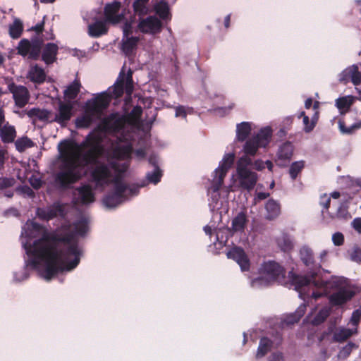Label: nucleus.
I'll use <instances>...</instances> for the list:
<instances>
[{
	"mask_svg": "<svg viewBox=\"0 0 361 361\" xmlns=\"http://www.w3.org/2000/svg\"><path fill=\"white\" fill-rule=\"evenodd\" d=\"M31 264L38 269L44 264L43 277L51 280L64 270L71 271L80 263L81 251L74 233L71 231L59 233L44 232L42 237L34 241Z\"/></svg>",
	"mask_w": 361,
	"mask_h": 361,
	"instance_id": "f257e3e1",
	"label": "nucleus"
},
{
	"mask_svg": "<svg viewBox=\"0 0 361 361\" xmlns=\"http://www.w3.org/2000/svg\"><path fill=\"white\" fill-rule=\"evenodd\" d=\"M78 148L77 144L69 140L61 141L58 146L61 164L60 171L56 174L54 182L59 188L67 189L80 180L82 169L89 165L99 163V159L104 153V149L90 147L80 159L81 155Z\"/></svg>",
	"mask_w": 361,
	"mask_h": 361,
	"instance_id": "f03ea898",
	"label": "nucleus"
},
{
	"mask_svg": "<svg viewBox=\"0 0 361 361\" xmlns=\"http://www.w3.org/2000/svg\"><path fill=\"white\" fill-rule=\"evenodd\" d=\"M133 73L129 70L126 75L122 71L119 73L114 85L109 89V95L104 92L86 103V112L92 114H100L109 105L111 99L122 97L124 91L130 96L133 92Z\"/></svg>",
	"mask_w": 361,
	"mask_h": 361,
	"instance_id": "7ed1b4c3",
	"label": "nucleus"
},
{
	"mask_svg": "<svg viewBox=\"0 0 361 361\" xmlns=\"http://www.w3.org/2000/svg\"><path fill=\"white\" fill-rule=\"evenodd\" d=\"M300 257L302 262L307 267L312 266L315 269L310 272L309 276L296 274L293 271L288 273L290 283L296 290L307 286L311 283L315 287H324L326 283L322 280H317L316 277L319 271L321 266L314 264V253L308 246H303L300 250Z\"/></svg>",
	"mask_w": 361,
	"mask_h": 361,
	"instance_id": "20e7f679",
	"label": "nucleus"
},
{
	"mask_svg": "<svg viewBox=\"0 0 361 361\" xmlns=\"http://www.w3.org/2000/svg\"><path fill=\"white\" fill-rule=\"evenodd\" d=\"M252 164L250 157L243 156L238 160L236 166L239 185L247 191H250L255 188L258 179L257 174L247 169Z\"/></svg>",
	"mask_w": 361,
	"mask_h": 361,
	"instance_id": "39448f33",
	"label": "nucleus"
},
{
	"mask_svg": "<svg viewBox=\"0 0 361 361\" xmlns=\"http://www.w3.org/2000/svg\"><path fill=\"white\" fill-rule=\"evenodd\" d=\"M272 130L270 127L262 128L258 133L245 140L243 146L244 156H255L259 148L266 147L270 142Z\"/></svg>",
	"mask_w": 361,
	"mask_h": 361,
	"instance_id": "423d86ee",
	"label": "nucleus"
},
{
	"mask_svg": "<svg viewBox=\"0 0 361 361\" xmlns=\"http://www.w3.org/2000/svg\"><path fill=\"white\" fill-rule=\"evenodd\" d=\"M44 25V24H36L32 27V30L36 31V35L30 40L24 39V57L27 56L28 59L35 61L39 59L44 42L42 36Z\"/></svg>",
	"mask_w": 361,
	"mask_h": 361,
	"instance_id": "0eeeda50",
	"label": "nucleus"
},
{
	"mask_svg": "<svg viewBox=\"0 0 361 361\" xmlns=\"http://www.w3.org/2000/svg\"><path fill=\"white\" fill-rule=\"evenodd\" d=\"M126 118L118 113H112L104 117L95 128L94 130L108 133L116 134L119 133L125 126Z\"/></svg>",
	"mask_w": 361,
	"mask_h": 361,
	"instance_id": "6e6552de",
	"label": "nucleus"
},
{
	"mask_svg": "<svg viewBox=\"0 0 361 361\" xmlns=\"http://www.w3.org/2000/svg\"><path fill=\"white\" fill-rule=\"evenodd\" d=\"M109 165L112 169L116 172V175L112 179L111 183H114V188L119 187L123 190H127L130 195H136L139 192L138 187H130L123 182V175L127 171L129 164L127 163L119 164L116 161H111Z\"/></svg>",
	"mask_w": 361,
	"mask_h": 361,
	"instance_id": "1a4fd4ad",
	"label": "nucleus"
},
{
	"mask_svg": "<svg viewBox=\"0 0 361 361\" xmlns=\"http://www.w3.org/2000/svg\"><path fill=\"white\" fill-rule=\"evenodd\" d=\"M260 273L269 283L281 282L285 278L286 270L279 263L274 261H269L262 265Z\"/></svg>",
	"mask_w": 361,
	"mask_h": 361,
	"instance_id": "9d476101",
	"label": "nucleus"
},
{
	"mask_svg": "<svg viewBox=\"0 0 361 361\" xmlns=\"http://www.w3.org/2000/svg\"><path fill=\"white\" fill-rule=\"evenodd\" d=\"M104 23H129L126 20L125 9L121 11V4L118 1L108 3L104 8ZM95 23H102L97 20Z\"/></svg>",
	"mask_w": 361,
	"mask_h": 361,
	"instance_id": "9b49d317",
	"label": "nucleus"
},
{
	"mask_svg": "<svg viewBox=\"0 0 361 361\" xmlns=\"http://www.w3.org/2000/svg\"><path fill=\"white\" fill-rule=\"evenodd\" d=\"M133 24H123L122 26L123 38L121 40V51L127 56H131L137 49L140 41L138 37L132 36L133 33Z\"/></svg>",
	"mask_w": 361,
	"mask_h": 361,
	"instance_id": "f8f14e48",
	"label": "nucleus"
},
{
	"mask_svg": "<svg viewBox=\"0 0 361 361\" xmlns=\"http://www.w3.org/2000/svg\"><path fill=\"white\" fill-rule=\"evenodd\" d=\"M282 335L277 332L274 339H271L267 336L260 338L257 351L256 353L257 358L264 357L271 348H277L282 343Z\"/></svg>",
	"mask_w": 361,
	"mask_h": 361,
	"instance_id": "ddd939ff",
	"label": "nucleus"
},
{
	"mask_svg": "<svg viewBox=\"0 0 361 361\" xmlns=\"http://www.w3.org/2000/svg\"><path fill=\"white\" fill-rule=\"evenodd\" d=\"M94 166V167L90 173L92 180L99 185L109 183V179L111 177V171L109 166L103 162H99Z\"/></svg>",
	"mask_w": 361,
	"mask_h": 361,
	"instance_id": "4468645a",
	"label": "nucleus"
},
{
	"mask_svg": "<svg viewBox=\"0 0 361 361\" xmlns=\"http://www.w3.org/2000/svg\"><path fill=\"white\" fill-rule=\"evenodd\" d=\"M338 81L343 85L351 82L355 86L361 84V73L357 65L353 64L345 68L338 75Z\"/></svg>",
	"mask_w": 361,
	"mask_h": 361,
	"instance_id": "2eb2a0df",
	"label": "nucleus"
},
{
	"mask_svg": "<svg viewBox=\"0 0 361 361\" xmlns=\"http://www.w3.org/2000/svg\"><path fill=\"white\" fill-rule=\"evenodd\" d=\"M129 195L128 191L123 190L117 187L104 196L103 202L106 207L114 208L124 202Z\"/></svg>",
	"mask_w": 361,
	"mask_h": 361,
	"instance_id": "dca6fc26",
	"label": "nucleus"
},
{
	"mask_svg": "<svg viewBox=\"0 0 361 361\" xmlns=\"http://www.w3.org/2000/svg\"><path fill=\"white\" fill-rule=\"evenodd\" d=\"M356 295V291L350 288H341L337 292L332 293L329 301L334 306L342 305L350 301Z\"/></svg>",
	"mask_w": 361,
	"mask_h": 361,
	"instance_id": "f3484780",
	"label": "nucleus"
},
{
	"mask_svg": "<svg viewBox=\"0 0 361 361\" xmlns=\"http://www.w3.org/2000/svg\"><path fill=\"white\" fill-rule=\"evenodd\" d=\"M228 258L235 260L240 267L242 271L250 269V260L244 250L240 247H233L226 254Z\"/></svg>",
	"mask_w": 361,
	"mask_h": 361,
	"instance_id": "a211bd4d",
	"label": "nucleus"
},
{
	"mask_svg": "<svg viewBox=\"0 0 361 361\" xmlns=\"http://www.w3.org/2000/svg\"><path fill=\"white\" fill-rule=\"evenodd\" d=\"M293 150L294 147L290 142L287 141L283 143L279 147L276 154L277 164L281 167L286 166L293 157Z\"/></svg>",
	"mask_w": 361,
	"mask_h": 361,
	"instance_id": "6ab92c4d",
	"label": "nucleus"
},
{
	"mask_svg": "<svg viewBox=\"0 0 361 361\" xmlns=\"http://www.w3.org/2000/svg\"><path fill=\"white\" fill-rule=\"evenodd\" d=\"M149 0H135L133 2V7L135 15L140 17L139 23H161L157 17H149L146 20L143 17L148 13L147 4Z\"/></svg>",
	"mask_w": 361,
	"mask_h": 361,
	"instance_id": "aec40b11",
	"label": "nucleus"
},
{
	"mask_svg": "<svg viewBox=\"0 0 361 361\" xmlns=\"http://www.w3.org/2000/svg\"><path fill=\"white\" fill-rule=\"evenodd\" d=\"M72 116L73 105L70 102L60 103L58 113L56 114L53 121L58 123L61 126H65L71 120Z\"/></svg>",
	"mask_w": 361,
	"mask_h": 361,
	"instance_id": "412c9836",
	"label": "nucleus"
},
{
	"mask_svg": "<svg viewBox=\"0 0 361 361\" xmlns=\"http://www.w3.org/2000/svg\"><path fill=\"white\" fill-rule=\"evenodd\" d=\"M58 46L54 43H47L44 47L42 59L47 65L53 63L56 60Z\"/></svg>",
	"mask_w": 361,
	"mask_h": 361,
	"instance_id": "4be33fe9",
	"label": "nucleus"
},
{
	"mask_svg": "<svg viewBox=\"0 0 361 361\" xmlns=\"http://www.w3.org/2000/svg\"><path fill=\"white\" fill-rule=\"evenodd\" d=\"M80 199V202L83 204L92 203L94 201V195L90 185H83L76 188Z\"/></svg>",
	"mask_w": 361,
	"mask_h": 361,
	"instance_id": "5701e85b",
	"label": "nucleus"
},
{
	"mask_svg": "<svg viewBox=\"0 0 361 361\" xmlns=\"http://www.w3.org/2000/svg\"><path fill=\"white\" fill-rule=\"evenodd\" d=\"M356 99V97L352 95L339 97L336 100V106L341 114H345L349 111Z\"/></svg>",
	"mask_w": 361,
	"mask_h": 361,
	"instance_id": "b1692460",
	"label": "nucleus"
},
{
	"mask_svg": "<svg viewBox=\"0 0 361 361\" xmlns=\"http://www.w3.org/2000/svg\"><path fill=\"white\" fill-rule=\"evenodd\" d=\"M27 78L35 83L42 84L45 80L46 74L43 68L35 65L28 71Z\"/></svg>",
	"mask_w": 361,
	"mask_h": 361,
	"instance_id": "393cba45",
	"label": "nucleus"
},
{
	"mask_svg": "<svg viewBox=\"0 0 361 361\" xmlns=\"http://www.w3.org/2000/svg\"><path fill=\"white\" fill-rule=\"evenodd\" d=\"M102 138L100 135L90 133L88 134L81 146L85 148L96 147L97 149H104L102 145Z\"/></svg>",
	"mask_w": 361,
	"mask_h": 361,
	"instance_id": "a878e982",
	"label": "nucleus"
},
{
	"mask_svg": "<svg viewBox=\"0 0 361 361\" xmlns=\"http://www.w3.org/2000/svg\"><path fill=\"white\" fill-rule=\"evenodd\" d=\"M265 209L267 212L266 218L269 220H273L276 219L281 212L280 204L272 199H270L267 201L265 205Z\"/></svg>",
	"mask_w": 361,
	"mask_h": 361,
	"instance_id": "bb28decb",
	"label": "nucleus"
},
{
	"mask_svg": "<svg viewBox=\"0 0 361 361\" xmlns=\"http://www.w3.org/2000/svg\"><path fill=\"white\" fill-rule=\"evenodd\" d=\"M251 124L249 122H242L236 126V137L239 142L247 140L251 133Z\"/></svg>",
	"mask_w": 361,
	"mask_h": 361,
	"instance_id": "cd10ccee",
	"label": "nucleus"
},
{
	"mask_svg": "<svg viewBox=\"0 0 361 361\" xmlns=\"http://www.w3.org/2000/svg\"><path fill=\"white\" fill-rule=\"evenodd\" d=\"M16 136V132L13 126H4L0 128V137L4 143L13 142Z\"/></svg>",
	"mask_w": 361,
	"mask_h": 361,
	"instance_id": "c85d7f7f",
	"label": "nucleus"
},
{
	"mask_svg": "<svg viewBox=\"0 0 361 361\" xmlns=\"http://www.w3.org/2000/svg\"><path fill=\"white\" fill-rule=\"evenodd\" d=\"M154 10L156 15L158 16L160 19L165 21L171 20V14L170 13L169 6L166 2L160 1L156 5Z\"/></svg>",
	"mask_w": 361,
	"mask_h": 361,
	"instance_id": "c756f323",
	"label": "nucleus"
},
{
	"mask_svg": "<svg viewBox=\"0 0 361 361\" xmlns=\"http://www.w3.org/2000/svg\"><path fill=\"white\" fill-rule=\"evenodd\" d=\"M109 24H89L88 34L92 37H99L106 35L109 30Z\"/></svg>",
	"mask_w": 361,
	"mask_h": 361,
	"instance_id": "7c9ffc66",
	"label": "nucleus"
},
{
	"mask_svg": "<svg viewBox=\"0 0 361 361\" xmlns=\"http://www.w3.org/2000/svg\"><path fill=\"white\" fill-rule=\"evenodd\" d=\"M247 217L244 212H240L238 215L232 220L231 230L233 232H242L244 231L246 223Z\"/></svg>",
	"mask_w": 361,
	"mask_h": 361,
	"instance_id": "2f4dec72",
	"label": "nucleus"
},
{
	"mask_svg": "<svg viewBox=\"0 0 361 361\" xmlns=\"http://www.w3.org/2000/svg\"><path fill=\"white\" fill-rule=\"evenodd\" d=\"M215 177L213 180L212 188L214 192H217L220 190L224 184V178L226 176L228 170L219 167L215 170Z\"/></svg>",
	"mask_w": 361,
	"mask_h": 361,
	"instance_id": "473e14b6",
	"label": "nucleus"
},
{
	"mask_svg": "<svg viewBox=\"0 0 361 361\" xmlns=\"http://www.w3.org/2000/svg\"><path fill=\"white\" fill-rule=\"evenodd\" d=\"M162 25L163 24H137V29L142 33L156 35L161 32Z\"/></svg>",
	"mask_w": 361,
	"mask_h": 361,
	"instance_id": "72a5a7b5",
	"label": "nucleus"
},
{
	"mask_svg": "<svg viewBox=\"0 0 361 361\" xmlns=\"http://www.w3.org/2000/svg\"><path fill=\"white\" fill-rule=\"evenodd\" d=\"M328 216L330 219H343L348 220L351 218V215L348 212V207L343 203H341L337 209L335 214L328 212Z\"/></svg>",
	"mask_w": 361,
	"mask_h": 361,
	"instance_id": "f704fd0d",
	"label": "nucleus"
},
{
	"mask_svg": "<svg viewBox=\"0 0 361 361\" xmlns=\"http://www.w3.org/2000/svg\"><path fill=\"white\" fill-rule=\"evenodd\" d=\"M132 152V145H126L116 147L114 149V154L118 159L125 160L130 157Z\"/></svg>",
	"mask_w": 361,
	"mask_h": 361,
	"instance_id": "c9c22d12",
	"label": "nucleus"
},
{
	"mask_svg": "<svg viewBox=\"0 0 361 361\" xmlns=\"http://www.w3.org/2000/svg\"><path fill=\"white\" fill-rule=\"evenodd\" d=\"M8 90L13 94L16 105L23 107V86L16 85L14 82L8 84Z\"/></svg>",
	"mask_w": 361,
	"mask_h": 361,
	"instance_id": "e433bc0d",
	"label": "nucleus"
},
{
	"mask_svg": "<svg viewBox=\"0 0 361 361\" xmlns=\"http://www.w3.org/2000/svg\"><path fill=\"white\" fill-rule=\"evenodd\" d=\"M277 245L283 252H290L293 248V241L290 236L286 233H283L276 240Z\"/></svg>",
	"mask_w": 361,
	"mask_h": 361,
	"instance_id": "4c0bfd02",
	"label": "nucleus"
},
{
	"mask_svg": "<svg viewBox=\"0 0 361 361\" xmlns=\"http://www.w3.org/2000/svg\"><path fill=\"white\" fill-rule=\"evenodd\" d=\"M81 84L78 80H75L64 90V97L68 99H74L80 91Z\"/></svg>",
	"mask_w": 361,
	"mask_h": 361,
	"instance_id": "58836bf2",
	"label": "nucleus"
},
{
	"mask_svg": "<svg viewBox=\"0 0 361 361\" xmlns=\"http://www.w3.org/2000/svg\"><path fill=\"white\" fill-rule=\"evenodd\" d=\"M93 116L91 113H87L75 119V126L78 128H87L93 122Z\"/></svg>",
	"mask_w": 361,
	"mask_h": 361,
	"instance_id": "ea45409f",
	"label": "nucleus"
},
{
	"mask_svg": "<svg viewBox=\"0 0 361 361\" xmlns=\"http://www.w3.org/2000/svg\"><path fill=\"white\" fill-rule=\"evenodd\" d=\"M338 125V129L342 134L351 135L356 130L361 128V121L355 123L350 127H346L344 120L343 118H339Z\"/></svg>",
	"mask_w": 361,
	"mask_h": 361,
	"instance_id": "a19ab883",
	"label": "nucleus"
},
{
	"mask_svg": "<svg viewBox=\"0 0 361 361\" xmlns=\"http://www.w3.org/2000/svg\"><path fill=\"white\" fill-rule=\"evenodd\" d=\"M47 221H49L56 217L58 215L61 216H64V209L63 207L60 204H54L51 207L47 209Z\"/></svg>",
	"mask_w": 361,
	"mask_h": 361,
	"instance_id": "79ce46f5",
	"label": "nucleus"
},
{
	"mask_svg": "<svg viewBox=\"0 0 361 361\" xmlns=\"http://www.w3.org/2000/svg\"><path fill=\"white\" fill-rule=\"evenodd\" d=\"M352 336V332L348 329H342L336 331L331 338L332 342H343Z\"/></svg>",
	"mask_w": 361,
	"mask_h": 361,
	"instance_id": "37998d69",
	"label": "nucleus"
},
{
	"mask_svg": "<svg viewBox=\"0 0 361 361\" xmlns=\"http://www.w3.org/2000/svg\"><path fill=\"white\" fill-rule=\"evenodd\" d=\"M330 310L328 307L322 308L312 321L314 326L322 324L329 316Z\"/></svg>",
	"mask_w": 361,
	"mask_h": 361,
	"instance_id": "c03bdc74",
	"label": "nucleus"
},
{
	"mask_svg": "<svg viewBox=\"0 0 361 361\" xmlns=\"http://www.w3.org/2000/svg\"><path fill=\"white\" fill-rule=\"evenodd\" d=\"M305 167L304 161H294L291 164L289 169V174L293 180H295L298 174L302 171Z\"/></svg>",
	"mask_w": 361,
	"mask_h": 361,
	"instance_id": "a18cd8bd",
	"label": "nucleus"
},
{
	"mask_svg": "<svg viewBox=\"0 0 361 361\" xmlns=\"http://www.w3.org/2000/svg\"><path fill=\"white\" fill-rule=\"evenodd\" d=\"M27 114L31 117H36L39 121H47L49 119V116L50 112L47 110L39 109H32L27 113Z\"/></svg>",
	"mask_w": 361,
	"mask_h": 361,
	"instance_id": "49530a36",
	"label": "nucleus"
},
{
	"mask_svg": "<svg viewBox=\"0 0 361 361\" xmlns=\"http://www.w3.org/2000/svg\"><path fill=\"white\" fill-rule=\"evenodd\" d=\"M163 173L161 169L156 167V169H154L153 171L147 173L146 178L149 183L156 185L160 182Z\"/></svg>",
	"mask_w": 361,
	"mask_h": 361,
	"instance_id": "de8ad7c7",
	"label": "nucleus"
},
{
	"mask_svg": "<svg viewBox=\"0 0 361 361\" xmlns=\"http://www.w3.org/2000/svg\"><path fill=\"white\" fill-rule=\"evenodd\" d=\"M305 311L306 305L305 304L300 305L294 314L288 317V322L293 324L299 322L301 317L305 314Z\"/></svg>",
	"mask_w": 361,
	"mask_h": 361,
	"instance_id": "09e8293b",
	"label": "nucleus"
},
{
	"mask_svg": "<svg viewBox=\"0 0 361 361\" xmlns=\"http://www.w3.org/2000/svg\"><path fill=\"white\" fill-rule=\"evenodd\" d=\"M302 117V122L304 125L303 130L306 133H311L316 126H312V120H310L309 116L305 115V111H302L299 118Z\"/></svg>",
	"mask_w": 361,
	"mask_h": 361,
	"instance_id": "8fccbe9b",
	"label": "nucleus"
},
{
	"mask_svg": "<svg viewBox=\"0 0 361 361\" xmlns=\"http://www.w3.org/2000/svg\"><path fill=\"white\" fill-rule=\"evenodd\" d=\"M23 32V24H11L9 27V33L12 38L17 39Z\"/></svg>",
	"mask_w": 361,
	"mask_h": 361,
	"instance_id": "3c124183",
	"label": "nucleus"
},
{
	"mask_svg": "<svg viewBox=\"0 0 361 361\" xmlns=\"http://www.w3.org/2000/svg\"><path fill=\"white\" fill-rule=\"evenodd\" d=\"M235 154L233 153L226 154L222 160V163L220 164V167L228 169L231 167L234 162Z\"/></svg>",
	"mask_w": 361,
	"mask_h": 361,
	"instance_id": "603ef678",
	"label": "nucleus"
},
{
	"mask_svg": "<svg viewBox=\"0 0 361 361\" xmlns=\"http://www.w3.org/2000/svg\"><path fill=\"white\" fill-rule=\"evenodd\" d=\"M319 204L323 207L322 212H325L328 215V212H329V209L331 205V197H329L327 194L322 195L319 198Z\"/></svg>",
	"mask_w": 361,
	"mask_h": 361,
	"instance_id": "864d4df0",
	"label": "nucleus"
},
{
	"mask_svg": "<svg viewBox=\"0 0 361 361\" xmlns=\"http://www.w3.org/2000/svg\"><path fill=\"white\" fill-rule=\"evenodd\" d=\"M75 232L80 235H84L87 231V223L85 219L78 221L75 224Z\"/></svg>",
	"mask_w": 361,
	"mask_h": 361,
	"instance_id": "5fc2aeb1",
	"label": "nucleus"
},
{
	"mask_svg": "<svg viewBox=\"0 0 361 361\" xmlns=\"http://www.w3.org/2000/svg\"><path fill=\"white\" fill-rule=\"evenodd\" d=\"M142 114V109L140 106L137 105L133 108L131 111L128 114V117L133 121H137L140 119Z\"/></svg>",
	"mask_w": 361,
	"mask_h": 361,
	"instance_id": "6e6d98bb",
	"label": "nucleus"
},
{
	"mask_svg": "<svg viewBox=\"0 0 361 361\" xmlns=\"http://www.w3.org/2000/svg\"><path fill=\"white\" fill-rule=\"evenodd\" d=\"M16 55L23 56V39L20 40L16 49H11L8 54V59H12Z\"/></svg>",
	"mask_w": 361,
	"mask_h": 361,
	"instance_id": "4d7b16f0",
	"label": "nucleus"
},
{
	"mask_svg": "<svg viewBox=\"0 0 361 361\" xmlns=\"http://www.w3.org/2000/svg\"><path fill=\"white\" fill-rule=\"evenodd\" d=\"M332 241L336 246H341L344 243V235L341 232H336L333 234Z\"/></svg>",
	"mask_w": 361,
	"mask_h": 361,
	"instance_id": "13d9d810",
	"label": "nucleus"
},
{
	"mask_svg": "<svg viewBox=\"0 0 361 361\" xmlns=\"http://www.w3.org/2000/svg\"><path fill=\"white\" fill-rule=\"evenodd\" d=\"M355 347V345L353 343L350 342L343 348V349L340 351V353L344 357H347L350 355L353 348Z\"/></svg>",
	"mask_w": 361,
	"mask_h": 361,
	"instance_id": "bf43d9fd",
	"label": "nucleus"
},
{
	"mask_svg": "<svg viewBox=\"0 0 361 361\" xmlns=\"http://www.w3.org/2000/svg\"><path fill=\"white\" fill-rule=\"evenodd\" d=\"M333 331H334V327L329 326L326 331H324L320 335L319 338V341L321 342V341H323L325 340H328V341H330L331 342H332L331 339H330V337L331 336Z\"/></svg>",
	"mask_w": 361,
	"mask_h": 361,
	"instance_id": "052dcab7",
	"label": "nucleus"
},
{
	"mask_svg": "<svg viewBox=\"0 0 361 361\" xmlns=\"http://www.w3.org/2000/svg\"><path fill=\"white\" fill-rule=\"evenodd\" d=\"M50 20L59 21V20H60V17L59 15H54L52 12H51V13H49L46 14L45 16H44L43 19L41 21V23H47Z\"/></svg>",
	"mask_w": 361,
	"mask_h": 361,
	"instance_id": "680f3d73",
	"label": "nucleus"
},
{
	"mask_svg": "<svg viewBox=\"0 0 361 361\" xmlns=\"http://www.w3.org/2000/svg\"><path fill=\"white\" fill-rule=\"evenodd\" d=\"M283 354L281 352L273 353L268 358L267 361H283Z\"/></svg>",
	"mask_w": 361,
	"mask_h": 361,
	"instance_id": "e2e57ef3",
	"label": "nucleus"
},
{
	"mask_svg": "<svg viewBox=\"0 0 361 361\" xmlns=\"http://www.w3.org/2000/svg\"><path fill=\"white\" fill-rule=\"evenodd\" d=\"M351 259L357 262H361V249L360 248H355L352 255H351Z\"/></svg>",
	"mask_w": 361,
	"mask_h": 361,
	"instance_id": "0e129e2a",
	"label": "nucleus"
},
{
	"mask_svg": "<svg viewBox=\"0 0 361 361\" xmlns=\"http://www.w3.org/2000/svg\"><path fill=\"white\" fill-rule=\"evenodd\" d=\"M5 215L6 216H16V217H18V216H20V214L19 211L17 209L11 207V208L8 209L5 212Z\"/></svg>",
	"mask_w": 361,
	"mask_h": 361,
	"instance_id": "69168bd1",
	"label": "nucleus"
},
{
	"mask_svg": "<svg viewBox=\"0 0 361 361\" xmlns=\"http://www.w3.org/2000/svg\"><path fill=\"white\" fill-rule=\"evenodd\" d=\"M352 226L356 231L361 233V218H355L352 222Z\"/></svg>",
	"mask_w": 361,
	"mask_h": 361,
	"instance_id": "338daca9",
	"label": "nucleus"
},
{
	"mask_svg": "<svg viewBox=\"0 0 361 361\" xmlns=\"http://www.w3.org/2000/svg\"><path fill=\"white\" fill-rule=\"evenodd\" d=\"M37 214L40 219L47 221V209L38 208L37 210Z\"/></svg>",
	"mask_w": 361,
	"mask_h": 361,
	"instance_id": "774afa93",
	"label": "nucleus"
}]
</instances>
